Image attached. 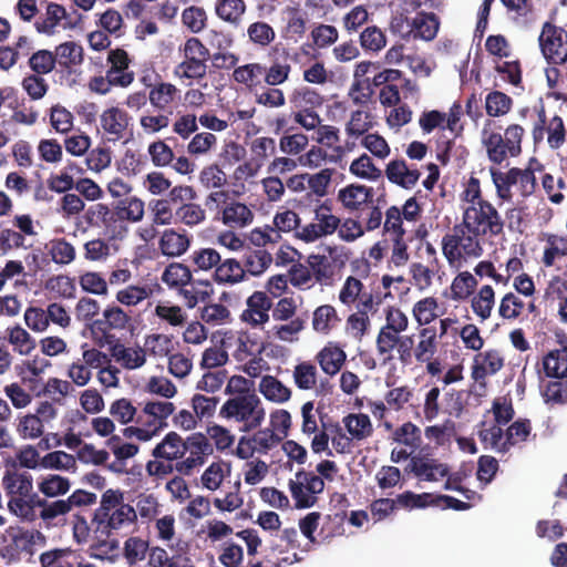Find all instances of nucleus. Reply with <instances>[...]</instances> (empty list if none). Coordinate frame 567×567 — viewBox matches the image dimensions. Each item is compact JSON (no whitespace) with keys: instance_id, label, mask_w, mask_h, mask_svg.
<instances>
[{"instance_id":"nucleus-9","label":"nucleus","mask_w":567,"mask_h":567,"mask_svg":"<svg viewBox=\"0 0 567 567\" xmlns=\"http://www.w3.org/2000/svg\"><path fill=\"white\" fill-rule=\"evenodd\" d=\"M534 113L536 116L532 128L534 144L539 145L544 142L546 136L548 146L551 150L560 148L565 144L567 136V130L563 117L558 114H554L548 118L544 103L535 105Z\"/></svg>"},{"instance_id":"nucleus-46","label":"nucleus","mask_w":567,"mask_h":567,"mask_svg":"<svg viewBox=\"0 0 567 567\" xmlns=\"http://www.w3.org/2000/svg\"><path fill=\"white\" fill-rule=\"evenodd\" d=\"M190 269L181 262L169 264L162 274V281L169 288H179V290L192 281Z\"/></svg>"},{"instance_id":"nucleus-23","label":"nucleus","mask_w":567,"mask_h":567,"mask_svg":"<svg viewBox=\"0 0 567 567\" xmlns=\"http://www.w3.org/2000/svg\"><path fill=\"white\" fill-rule=\"evenodd\" d=\"M372 187L360 184H350L338 192V200L348 210H359L365 204L373 203Z\"/></svg>"},{"instance_id":"nucleus-41","label":"nucleus","mask_w":567,"mask_h":567,"mask_svg":"<svg viewBox=\"0 0 567 567\" xmlns=\"http://www.w3.org/2000/svg\"><path fill=\"white\" fill-rule=\"evenodd\" d=\"M289 101L298 111L316 110L323 103L322 96L309 86L295 89L289 95Z\"/></svg>"},{"instance_id":"nucleus-50","label":"nucleus","mask_w":567,"mask_h":567,"mask_svg":"<svg viewBox=\"0 0 567 567\" xmlns=\"http://www.w3.org/2000/svg\"><path fill=\"white\" fill-rule=\"evenodd\" d=\"M38 488L45 497L54 498L65 495L71 488V482L68 477L49 474L41 478Z\"/></svg>"},{"instance_id":"nucleus-17","label":"nucleus","mask_w":567,"mask_h":567,"mask_svg":"<svg viewBox=\"0 0 567 567\" xmlns=\"http://www.w3.org/2000/svg\"><path fill=\"white\" fill-rule=\"evenodd\" d=\"M279 50L272 48L268 54V61L264 63L265 68V84L267 86H279L284 84L291 73V64L288 53L282 51L278 54Z\"/></svg>"},{"instance_id":"nucleus-39","label":"nucleus","mask_w":567,"mask_h":567,"mask_svg":"<svg viewBox=\"0 0 567 567\" xmlns=\"http://www.w3.org/2000/svg\"><path fill=\"white\" fill-rule=\"evenodd\" d=\"M111 353L117 362L130 370L142 367L146 361L145 350L142 348H126L121 343H115L111 348Z\"/></svg>"},{"instance_id":"nucleus-1","label":"nucleus","mask_w":567,"mask_h":567,"mask_svg":"<svg viewBox=\"0 0 567 567\" xmlns=\"http://www.w3.org/2000/svg\"><path fill=\"white\" fill-rule=\"evenodd\" d=\"M212 453L213 446L204 434L193 433L183 439L171 431L153 449L152 456L155 460L146 463V471L148 475L156 477L169 475L174 471L190 476Z\"/></svg>"},{"instance_id":"nucleus-44","label":"nucleus","mask_w":567,"mask_h":567,"mask_svg":"<svg viewBox=\"0 0 567 567\" xmlns=\"http://www.w3.org/2000/svg\"><path fill=\"white\" fill-rule=\"evenodd\" d=\"M237 83L245 84L249 87L258 86L265 83L264 63H248L237 66L233 73Z\"/></svg>"},{"instance_id":"nucleus-52","label":"nucleus","mask_w":567,"mask_h":567,"mask_svg":"<svg viewBox=\"0 0 567 567\" xmlns=\"http://www.w3.org/2000/svg\"><path fill=\"white\" fill-rule=\"evenodd\" d=\"M513 106V99L504 92L492 91L485 97V110L489 117L506 115Z\"/></svg>"},{"instance_id":"nucleus-15","label":"nucleus","mask_w":567,"mask_h":567,"mask_svg":"<svg viewBox=\"0 0 567 567\" xmlns=\"http://www.w3.org/2000/svg\"><path fill=\"white\" fill-rule=\"evenodd\" d=\"M131 322V316L115 303L107 305L102 317L93 320L89 328L93 336L109 340L112 331L125 330Z\"/></svg>"},{"instance_id":"nucleus-49","label":"nucleus","mask_w":567,"mask_h":567,"mask_svg":"<svg viewBox=\"0 0 567 567\" xmlns=\"http://www.w3.org/2000/svg\"><path fill=\"white\" fill-rule=\"evenodd\" d=\"M76 556L70 548H54L40 555L41 567H75Z\"/></svg>"},{"instance_id":"nucleus-33","label":"nucleus","mask_w":567,"mask_h":567,"mask_svg":"<svg viewBox=\"0 0 567 567\" xmlns=\"http://www.w3.org/2000/svg\"><path fill=\"white\" fill-rule=\"evenodd\" d=\"M316 359L326 374L334 375L344 364L347 354L338 346H327L318 352Z\"/></svg>"},{"instance_id":"nucleus-7","label":"nucleus","mask_w":567,"mask_h":567,"mask_svg":"<svg viewBox=\"0 0 567 567\" xmlns=\"http://www.w3.org/2000/svg\"><path fill=\"white\" fill-rule=\"evenodd\" d=\"M481 235L467 231L464 221L455 225L451 233L442 238V252L451 266L461 264L463 259L477 258L483 254L480 243Z\"/></svg>"},{"instance_id":"nucleus-13","label":"nucleus","mask_w":567,"mask_h":567,"mask_svg":"<svg viewBox=\"0 0 567 567\" xmlns=\"http://www.w3.org/2000/svg\"><path fill=\"white\" fill-rule=\"evenodd\" d=\"M564 30L550 22H545L538 38L540 51L550 65H563L567 62V40Z\"/></svg>"},{"instance_id":"nucleus-30","label":"nucleus","mask_w":567,"mask_h":567,"mask_svg":"<svg viewBox=\"0 0 567 567\" xmlns=\"http://www.w3.org/2000/svg\"><path fill=\"white\" fill-rule=\"evenodd\" d=\"M158 245L164 256L178 257L187 251L190 239L186 234H179L171 228L163 231Z\"/></svg>"},{"instance_id":"nucleus-3","label":"nucleus","mask_w":567,"mask_h":567,"mask_svg":"<svg viewBox=\"0 0 567 567\" xmlns=\"http://www.w3.org/2000/svg\"><path fill=\"white\" fill-rule=\"evenodd\" d=\"M495 126V120H486L482 132V142L488 159L499 165L507 157H516L522 153V141L525 130L519 124H511L505 128L504 135H502L492 131Z\"/></svg>"},{"instance_id":"nucleus-32","label":"nucleus","mask_w":567,"mask_h":567,"mask_svg":"<svg viewBox=\"0 0 567 567\" xmlns=\"http://www.w3.org/2000/svg\"><path fill=\"white\" fill-rule=\"evenodd\" d=\"M341 321L336 308L331 305H321L312 313V329L319 334H329Z\"/></svg>"},{"instance_id":"nucleus-63","label":"nucleus","mask_w":567,"mask_h":567,"mask_svg":"<svg viewBox=\"0 0 567 567\" xmlns=\"http://www.w3.org/2000/svg\"><path fill=\"white\" fill-rule=\"evenodd\" d=\"M33 73L44 75L51 73L55 68L54 52L50 50H38L33 52L28 61Z\"/></svg>"},{"instance_id":"nucleus-22","label":"nucleus","mask_w":567,"mask_h":567,"mask_svg":"<svg viewBox=\"0 0 567 567\" xmlns=\"http://www.w3.org/2000/svg\"><path fill=\"white\" fill-rule=\"evenodd\" d=\"M175 411L172 402L167 401H151L147 402L142 412L136 416V423L140 425L157 426L161 425L163 430L167 423L166 419Z\"/></svg>"},{"instance_id":"nucleus-51","label":"nucleus","mask_w":567,"mask_h":567,"mask_svg":"<svg viewBox=\"0 0 567 567\" xmlns=\"http://www.w3.org/2000/svg\"><path fill=\"white\" fill-rule=\"evenodd\" d=\"M308 265L311 274L319 284L330 285L334 277V267L330 259L324 255H310Z\"/></svg>"},{"instance_id":"nucleus-62","label":"nucleus","mask_w":567,"mask_h":567,"mask_svg":"<svg viewBox=\"0 0 567 567\" xmlns=\"http://www.w3.org/2000/svg\"><path fill=\"white\" fill-rule=\"evenodd\" d=\"M206 218L205 209L200 205L188 202L186 205H181L175 210V221H179L189 227L203 223Z\"/></svg>"},{"instance_id":"nucleus-43","label":"nucleus","mask_w":567,"mask_h":567,"mask_svg":"<svg viewBox=\"0 0 567 567\" xmlns=\"http://www.w3.org/2000/svg\"><path fill=\"white\" fill-rule=\"evenodd\" d=\"M494 303L495 292L489 285L481 287L478 292L471 300L472 310L480 317L481 321H485L491 317Z\"/></svg>"},{"instance_id":"nucleus-55","label":"nucleus","mask_w":567,"mask_h":567,"mask_svg":"<svg viewBox=\"0 0 567 567\" xmlns=\"http://www.w3.org/2000/svg\"><path fill=\"white\" fill-rule=\"evenodd\" d=\"M439 302L434 297H426L413 306L412 313L419 326H427L437 317Z\"/></svg>"},{"instance_id":"nucleus-35","label":"nucleus","mask_w":567,"mask_h":567,"mask_svg":"<svg viewBox=\"0 0 567 567\" xmlns=\"http://www.w3.org/2000/svg\"><path fill=\"white\" fill-rule=\"evenodd\" d=\"M179 93L176 85L168 82H161L151 86L148 92V101L157 111H165L175 101Z\"/></svg>"},{"instance_id":"nucleus-20","label":"nucleus","mask_w":567,"mask_h":567,"mask_svg":"<svg viewBox=\"0 0 567 567\" xmlns=\"http://www.w3.org/2000/svg\"><path fill=\"white\" fill-rule=\"evenodd\" d=\"M504 367V359L498 350L492 349L481 352L474 357L472 365V378L485 385L487 375L497 373Z\"/></svg>"},{"instance_id":"nucleus-4","label":"nucleus","mask_w":567,"mask_h":567,"mask_svg":"<svg viewBox=\"0 0 567 567\" xmlns=\"http://www.w3.org/2000/svg\"><path fill=\"white\" fill-rule=\"evenodd\" d=\"M544 169V165L535 157L528 162V166L524 169L512 167L507 172L491 169L492 181L496 187L498 198L502 200H511L513 197L511 188L516 186L523 197L530 196L537 186L535 172Z\"/></svg>"},{"instance_id":"nucleus-11","label":"nucleus","mask_w":567,"mask_h":567,"mask_svg":"<svg viewBox=\"0 0 567 567\" xmlns=\"http://www.w3.org/2000/svg\"><path fill=\"white\" fill-rule=\"evenodd\" d=\"M296 481H289V489L295 499L296 508H310L317 503L315 495L324 489V481L312 472L299 470L296 473Z\"/></svg>"},{"instance_id":"nucleus-18","label":"nucleus","mask_w":567,"mask_h":567,"mask_svg":"<svg viewBox=\"0 0 567 567\" xmlns=\"http://www.w3.org/2000/svg\"><path fill=\"white\" fill-rule=\"evenodd\" d=\"M410 472L421 481L439 482L449 474V466L429 455H414L409 464Z\"/></svg>"},{"instance_id":"nucleus-34","label":"nucleus","mask_w":567,"mask_h":567,"mask_svg":"<svg viewBox=\"0 0 567 567\" xmlns=\"http://www.w3.org/2000/svg\"><path fill=\"white\" fill-rule=\"evenodd\" d=\"M213 278L218 284H237L245 278V269L235 258H225L217 264Z\"/></svg>"},{"instance_id":"nucleus-14","label":"nucleus","mask_w":567,"mask_h":567,"mask_svg":"<svg viewBox=\"0 0 567 567\" xmlns=\"http://www.w3.org/2000/svg\"><path fill=\"white\" fill-rule=\"evenodd\" d=\"M377 352L384 360L393 358L392 352L395 349L398 359L402 365H410L414 359V338L410 334H391L388 337H377Z\"/></svg>"},{"instance_id":"nucleus-31","label":"nucleus","mask_w":567,"mask_h":567,"mask_svg":"<svg viewBox=\"0 0 567 567\" xmlns=\"http://www.w3.org/2000/svg\"><path fill=\"white\" fill-rule=\"evenodd\" d=\"M86 221L91 226H103L113 233L117 228V224L121 223L120 216L117 214V207L112 210L107 205L102 203L90 206L86 212Z\"/></svg>"},{"instance_id":"nucleus-2","label":"nucleus","mask_w":567,"mask_h":567,"mask_svg":"<svg viewBox=\"0 0 567 567\" xmlns=\"http://www.w3.org/2000/svg\"><path fill=\"white\" fill-rule=\"evenodd\" d=\"M136 520V511L132 505L124 503L123 492L106 489L92 517V533L93 539L97 543L96 547H117V536L126 533Z\"/></svg>"},{"instance_id":"nucleus-42","label":"nucleus","mask_w":567,"mask_h":567,"mask_svg":"<svg viewBox=\"0 0 567 567\" xmlns=\"http://www.w3.org/2000/svg\"><path fill=\"white\" fill-rule=\"evenodd\" d=\"M188 286L189 288L186 286L179 290V295L184 297L188 308H194L198 302L205 301L213 293V287L209 280L192 278Z\"/></svg>"},{"instance_id":"nucleus-54","label":"nucleus","mask_w":567,"mask_h":567,"mask_svg":"<svg viewBox=\"0 0 567 567\" xmlns=\"http://www.w3.org/2000/svg\"><path fill=\"white\" fill-rule=\"evenodd\" d=\"M207 61L200 59H185L174 70L175 76L187 80H202L207 73Z\"/></svg>"},{"instance_id":"nucleus-61","label":"nucleus","mask_w":567,"mask_h":567,"mask_svg":"<svg viewBox=\"0 0 567 567\" xmlns=\"http://www.w3.org/2000/svg\"><path fill=\"white\" fill-rule=\"evenodd\" d=\"M477 286V280L468 271L458 274L451 285V297L453 300H463L471 296Z\"/></svg>"},{"instance_id":"nucleus-38","label":"nucleus","mask_w":567,"mask_h":567,"mask_svg":"<svg viewBox=\"0 0 567 567\" xmlns=\"http://www.w3.org/2000/svg\"><path fill=\"white\" fill-rule=\"evenodd\" d=\"M544 372L554 379L567 378V347L556 349L543 359Z\"/></svg>"},{"instance_id":"nucleus-5","label":"nucleus","mask_w":567,"mask_h":567,"mask_svg":"<svg viewBox=\"0 0 567 567\" xmlns=\"http://www.w3.org/2000/svg\"><path fill=\"white\" fill-rule=\"evenodd\" d=\"M45 536L37 529L9 526L0 537V556L9 563L20 561L34 553L35 545H44Z\"/></svg>"},{"instance_id":"nucleus-48","label":"nucleus","mask_w":567,"mask_h":567,"mask_svg":"<svg viewBox=\"0 0 567 567\" xmlns=\"http://www.w3.org/2000/svg\"><path fill=\"white\" fill-rule=\"evenodd\" d=\"M271 262V254L265 249L258 248L246 252L241 265L244 266L245 274L248 272L252 276H259L270 266Z\"/></svg>"},{"instance_id":"nucleus-21","label":"nucleus","mask_w":567,"mask_h":567,"mask_svg":"<svg viewBox=\"0 0 567 567\" xmlns=\"http://www.w3.org/2000/svg\"><path fill=\"white\" fill-rule=\"evenodd\" d=\"M45 14L44 18H39L35 23V30L39 33L52 35L55 33L56 27L64 20L63 28H74L75 23L69 20L66 9L55 2H45Z\"/></svg>"},{"instance_id":"nucleus-36","label":"nucleus","mask_w":567,"mask_h":567,"mask_svg":"<svg viewBox=\"0 0 567 567\" xmlns=\"http://www.w3.org/2000/svg\"><path fill=\"white\" fill-rule=\"evenodd\" d=\"M258 389L268 401L276 403H284L291 396V390L272 375H264Z\"/></svg>"},{"instance_id":"nucleus-60","label":"nucleus","mask_w":567,"mask_h":567,"mask_svg":"<svg viewBox=\"0 0 567 567\" xmlns=\"http://www.w3.org/2000/svg\"><path fill=\"white\" fill-rule=\"evenodd\" d=\"M49 254L58 265H69L76 256L74 246L65 238H58L50 241Z\"/></svg>"},{"instance_id":"nucleus-16","label":"nucleus","mask_w":567,"mask_h":567,"mask_svg":"<svg viewBox=\"0 0 567 567\" xmlns=\"http://www.w3.org/2000/svg\"><path fill=\"white\" fill-rule=\"evenodd\" d=\"M132 117L128 113L117 106H112L100 115V126L103 136L109 142H117L126 138Z\"/></svg>"},{"instance_id":"nucleus-26","label":"nucleus","mask_w":567,"mask_h":567,"mask_svg":"<svg viewBox=\"0 0 567 567\" xmlns=\"http://www.w3.org/2000/svg\"><path fill=\"white\" fill-rule=\"evenodd\" d=\"M54 59L62 71L69 73L84 61L83 48L74 41H66L55 47Z\"/></svg>"},{"instance_id":"nucleus-45","label":"nucleus","mask_w":567,"mask_h":567,"mask_svg":"<svg viewBox=\"0 0 567 567\" xmlns=\"http://www.w3.org/2000/svg\"><path fill=\"white\" fill-rule=\"evenodd\" d=\"M409 327L406 315L395 307H388L385 310V324L381 327L377 337L401 334Z\"/></svg>"},{"instance_id":"nucleus-40","label":"nucleus","mask_w":567,"mask_h":567,"mask_svg":"<svg viewBox=\"0 0 567 567\" xmlns=\"http://www.w3.org/2000/svg\"><path fill=\"white\" fill-rule=\"evenodd\" d=\"M439 27L440 21L434 13L419 12L412 22L413 35L425 41L433 40L436 37Z\"/></svg>"},{"instance_id":"nucleus-59","label":"nucleus","mask_w":567,"mask_h":567,"mask_svg":"<svg viewBox=\"0 0 567 567\" xmlns=\"http://www.w3.org/2000/svg\"><path fill=\"white\" fill-rule=\"evenodd\" d=\"M547 247L544 250L543 264L551 267L557 257L567 256V236L547 235Z\"/></svg>"},{"instance_id":"nucleus-64","label":"nucleus","mask_w":567,"mask_h":567,"mask_svg":"<svg viewBox=\"0 0 567 567\" xmlns=\"http://www.w3.org/2000/svg\"><path fill=\"white\" fill-rule=\"evenodd\" d=\"M546 403L563 405L567 403V378L549 381L543 392Z\"/></svg>"},{"instance_id":"nucleus-6","label":"nucleus","mask_w":567,"mask_h":567,"mask_svg":"<svg viewBox=\"0 0 567 567\" xmlns=\"http://www.w3.org/2000/svg\"><path fill=\"white\" fill-rule=\"evenodd\" d=\"M265 416V409L257 394L229 398L219 410V417L241 423L243 430L247 432L259 427Z\"/></svg>"},{"instance_id":"nucleus-28","label":"nucleus","mask_w":567,"mask_h":567,"mask_svg":"<svg viewBox=\"0 0 567 567\" xmlns=\"http://www.w3.org/2000/svg\"><path fill=\"white\" fill-rule=\"evenodd\" d=\"M2 484L11 497H29L33 492L32 475L29 472H7Z\"/></svg>"},{"instance_id":"nucleus-24","label":"nucleus","mask_w":567,"mask_h":567,"mask_svg":"<svg viewBox=\"0 0 567 567\" xmlns=\"http://www.w3.org/2000/svg\"><path fill=\"white\" fill-rule=\"evenodd\" d=\"M385 176L392 184L411 189L416 185L421 173L416 168H409L404 159H393L386 165Z\"/></svg>"},{"instance_id":"nucleus-47","label":"nucleus","mask_w":567,"mask_h":567,"mask_svg":"<svg viewBox=\"0 0 567 567\" xmlns=\"http://www.w3.org/2000/svg\"><path fill=\"white\" fill-rule=\"evenodd\" d=\"M246 11L244 0H217L215 3L216 16L225 22L238 24Z\"/></svg>"},{"instance_id":"nucleus-8","label":"nucleus","mask_w":567,"mask_h":567,"mask_svg":"<svg viewBox=\"0 0 567 567\" xmlns=\"http://www.w3.org/2000/svg\"><path fill=\"white\" fill-rule=\"evenodd\" d=\"M476 205L467 206L463 212L462 221L468 233L481 235L482 238H493L503 234L504 220L488 200H480Z\"/></svg>"},{"instance_id":"nucleus-25","label":"nucleus","mask_w":567,"mask_h":567,"mask_svg":"<svg viewBox=\"0 0 567 567\" xmlns=\"http://www.w3.org/2000/svg\"><path fill=\"white\" fill-rule=\"evenodd\" d=\"M34 497L37 498L35 505L40 508L39 517L47 527L64 524L65 515L71 512L66 499L48 502L44 498H40L38 495H34Z\"/></svg>"},{"instance_id":"nucleus-56","label":"nucleus","mask_w":567,"mask_h":567,"mask_svg":"<svg viewBox=\"0 0 567 567\" xmlns=\"http://www.w3.org/2000/svg\"><path fill=\"white\" fill-rule=\"evenodd\" d=\"M12 226L17 228L14 230L16 236L19 235V247L28 248L25 240L27 237H37V227L40 226L39 220H34L30 214L16 215L12 219Z\"/></svg>"},{"instance_id":"nucleus-19","label":"nucleus","mask_w":567,"mask_h":567,"mask_svg":"<svg viewBox=\"0 0 567 567\" xmlns=\"http://www.w3.org/2000/svg\"><path fill=\"white\" fill-rule=\"evenodd\" d=\"M247 309L240 316L244 322L257 327L269 320V310L272 308V300L266 291H255L247 299Z\"/></svg>"},{"instance_id":"nucleus-58","label":"nucleus","mask_w":567,"mask_h":567,"mask_svg":"<svg viewBox=\"0 0 567 567\" xmlns=\"http://www.w3.org/2000/svg\"><path fill=\"white\" fill-rule=\"evenodd\" d=\"M153 291L146 286L130 285L116 292V301L126 307H133L152 296Z\"/></svg>"},{"instance_id":"nucleus-12","label":"nucleus","mask_w":567,"mask_h":567,"mask_svg":"<svg viewBox=\"0 0 567 567\" xmlns=\"http://www.w3.org/2000/svg\"><path fill=\"white\" fill-rule=\"evenodd\" d=\"M272 318L276 321H289L276 328V336L282 341H291L293 336L305 329L306 319L295 317L297 302L292 297H284L276 305L272 303Z\"/></svg>"},{"instance_id":"nucleus-37","label":"nucleus","mask_w":567,"mask_h":567,"mask_svg":"<svg viewBox=\"0 0 567 567\" xmlns=\"http://www.w3.org/2000/svg\"><path fill=\"white\" fill-rule=\"evenodd\" d=\"M348 433L355 441H363L373 433V426L369 415L364 413H350L342 420Z\"/></svg>"},{"instance_id":"nucleus-10","label":"nucleus","mask_w":567,"mask_h":567,"mask_svg":"<svg viewBox=\"0 0 567 567\" xmlns=\"http://www.w3.org/2000/svg\"><path fill=\"white\" fill-rule=\"evenodd\" d=\"M333 203L326 199L316 205L313 223L307 224L297 233V237L305 243H312L321 237L332 235L340 226V218L333 214Z\"/></svg>"},{"instance_id":"nucleus-57","label":"nucleus","mask_w":567,"mask_h":567,"mask_svg":"<svg viewBox=\"0 0 567 567\" xmlns=\"http://www.w3.org/2000/svg\"><path fill=\"white\" fill-rule=\"evenodd\" d=\"M73 390L69 381L58 378H50L47 383L37 392V395H44L54 403L62 404L66 395Z\"/></svg>"},{"instance_id":"nucleus-27","label":"nucleus","mask_w":567,"mask_h":567,"mask_svg":"<svg viewBox=\"0 0 567 567\" xmlns=\"http://www.w3.org/2000/svg\"><path fill=\"white\" fill-rule=\"evenodd\" d=\"M221 220L230 228H244L252 223L254 213L246 204L230 200L221 210Z\"/></svg>"},{"instance_id":"nucleus-53","label":"nucleus","mask_w":567,"mask_h":567,"mask_svg":"<svg viewBox=\"0 0 567 567\" xmlns=\"http://www.w3.org/2000/svg\"><path fill=\"white\" fill-rule=\"evenodd\" d=\"M144 202L136 196L126 197L116 205L121 223L124 220L131 223L141 221L144 217Z\"/></svg>"},{"instance_id":"nucleus-29","label":"nucleus","mask_w":567,"mask_h":567,"mask_svg":"<svg viewBox=\"0 0 567 567\" xmlns=\"http://www.w3.org/2000/svg\"><path fill=\"white\" fill-rule=\"evenodd\" d=\"M419 342L414 347V359L417 363L432 360L437 352V336L433 327H423L417 331Z\"/></svg>"}]
</instances>
